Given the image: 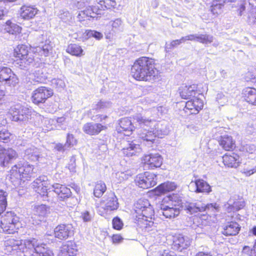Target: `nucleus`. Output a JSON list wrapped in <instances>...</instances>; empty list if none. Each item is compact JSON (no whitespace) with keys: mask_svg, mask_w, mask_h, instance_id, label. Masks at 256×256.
Segmentation results:
<instances>
[{"mask_svg":"<svg viewBox=\"0 0 256 256\" xmlns=\"http://www.w3.org/2000/svg\"><path fill=\"white\" fill-rule=\"evenodd\" d=\"M133 122L141 130L138 132L140 138L148 147H150L156 140V138H162L169 132V128L166 122H156L142 116L141 114L133 116Z\"/></svg>","mask_w":256,"mask_h":256,"instance_id":"1","label":"nucleus"},{"mask_svg":"<svg viewBox=\"0 0 256 256\" xmlns=\"http://www.w3.org/2000/svg\"><path fill=\"white\" fill-rule=\"evenodd\" d=\"M131 74L137 80L152 82L158 78L159 72L155 67L154 60L142 56L136 60L131 68Z\"/></svg>","mask_w":256,"mask_h":256,"instance_id":"2","label":"nucleus"},{"mask_svg":"<svg viewBox=\"0 0 256 256\" xmlns=\"http://www.w3.org/2000/svg\"><path fill=\"white\" fill-rule=\"evenodd\" d=\"M8 193L0 190V216L7 206L6 197ZM20 218L14 212H7L2 215L0 219V226L3 232L6 234H12L21 227Z\"/></svg>","mask_w":256,"mask_h":256,"instance_id":"3","label":"nucleus"},{"mask_svg":"<svg viewBox=\"0 0 256 256\" xmlns=\"http://www.w3.org/2000/svg\"><path fill=\"white\" fill-rule=\"evenodd\" d=\"M134 210L136 215L135 220L138 221V226L142 228L155 226L154 220V210L152 206L147 199L138 200L134 205Z\"/></svg>","mask_w":256,"mask_h":256,"instance_id":"4","label":"nucleus"},{"mask_svg":"<svg viewBox=\"0 0 256 256\" xmlns=\"http://www.w3.org/2000/svg\"><path fill=\"white\" fill-rule=\"evenodd\" d=\"M38 169L27 162H20L14 166L10 170L9 178L14 185L20 184L23 178L28 180L36 176Z\"/></svg>","mask_w":256,"mask_h":256,"instance_id":"5","label":"nucleus"},{"mask_svg":"<svg viewBox=\"0 0 256 256\" xmlns=\"http://www.w3.org/2000/svg\"><path fill=\"white\" fill-rule=\"evenodd\" d=\"M98 5L89 6L80 11L78 14L80 20H84L86 18H94L97 15L101 14L102 10L110 9L116 6L115 0H96Z\"/></svg>","mask_w":256,"mask_h":256,"instance_id":"6","label":"nucleus"},{"mask_svg":"<svg viewBox=\"0 0 256 256\" xmlns=\"http://www.w3.org/2000/svg\"><path fill=\"white\" fill-rule=\"evenodd\" d=\"M30 50L25 44H18L14 50L15 64L22 70L28 68L34 62V54L29 52Z\"/></svg>","mask_w":256,"mask_h":256,"instance_id":"7","label":"nucleus"},{"mask_svg":"<svg viewBox=\"0 0 256 256\" xmlns=\"http://www.w3.org/2000/svg\"><path fill=\"white\" fill-rule=\"evenodd\" d=\"M187 212L191 214L198 212H206L209 214H214L219 212L220 206L216 203H210L205 204L200 200L187 203L185 206Z\"/></svg>","mask_w":256,"mask_h":256,"instance_id":"8","label":"nucleus"},{"mask_svg":"<svg viewBox=\"0 0 256 256\" xmlns=\"http://www.w3.org/2000/svg\"><path fill=\"white\" fill-rule=\"evenodd\" d=\"M10 114L12 115V121L22 124L28 122L31 116V110L24 106L18 104L10 108Z\"/></svg>","mask_w":256,"mask_h":256,"instance_id":"9","label":"nucleus"},{"mask_svg":"<svg viewBox=\"0 0 256 256\" xmlns=\"http://www.w3.org/2000/svg\"><path fill=\"white\" fill-rule=\"evenodd\" d=\"M156 177L155 174L146 172L138 174L135 182L140 187L144 189L148 188L156 185Z\"/></svg>","mask_w":256,"mask_h":256,"instance_id":"10","label":"nucleus"},{"mask_svg":"<svg viewBox=\"0 0 256 256\" xmlns=\"http://www.w3.org/2000/svg\"><path fill=\"white\" fill-rule=\"evenodd\" d=\"M0 82L14 87L19 82L17 76L7 66H0Z\"/></svg>","mask_w":256,"mask_h":256,"instance_id":"11","label":"nucleus"},{"mask_svg":"<svg viewBox=\"0 0 256 256\" xmlns=\"http://www.w3.org/2000/svg\"><path fill=\"white\" fill-rule=\"evenodd\" d=\"M52 88L46 86H40L33 91L32 100L36 104L44 103L46 100L53 95Z\"/></svg>","mask_w":256,"mask_h":256,"instance_id":"12","label":"nucleus"},{"mask_svg":"<svg viewBox=\"0 0 256 256\" xmlns=\"http://www.w3.org/2000/svg\"><path fill=\"white\" fill-rule=\"evenodd\" d=\"M74 233L72 224H62L57 226L54 229V236L60 240H66L72 238Z\"/></svg>","mask_w":256,"mask_h":256,"instance_id":"13","label":"nucleus"},{"mask_svg":"<svg viewBox=\"0 0 256 256\" xmlns=\"http://www.w3.org/2000/svg\"><path fill=\"white\" fill-rule=\"evenodd\" d=\"M100 204L102 208L106 212L116 210L118 207V198L112 192H107L102 198Z\"/></svg>","mask_w":256,"mask_h":256,"instance_id":"14","label":"nucleus"},{"mask_svg":"<svg viewBox=\"0 0 256 256\" xmlns=\"http://www.w3.org/2000/svg\"><path fill=\"white\" fill-rule=\"evenodd\" d=\"M18 156L17 152L12 148H4L0 147V166L6 167Z\"/></svg>","mask_w":256,"mask_h":256,"instance_id":"15","label":"nucleus"},{"mask_svg":"<svg viewBox=\"0 0 256 256\" xmlns=\"http://www.w3.org/2000/svg\"><path fill=\"white\" fill-rule=\"evenodd\" d=\"M162 156L158 153L146 154L142 160L144 166H148L151 169L160 167L162 164Z\"/></svg>","mask_w":256,"mask_h":256,"instance_id":"16","label":"nucleus"},{"mask_svg":"<svg viewBox=\"0 0 256 256\" xmlns=\"http://www.w3.org/2000/svg\"><path fill=\"white\" fill-rule=\"evenodd\" d=\"M188 188L190 191L196 193L209 194L212 192L211 186L202 179L192 181L188 185Z\"/></svg>","mask_w":256,"mask_h":256,"instance_id":"17","label":"nucleus"},{"mask_svg":"<svg viewBox=\"0 0 256 256\" xmlns=\"http://www.w3.org/2000/svg\"><path fill=\"white\" fill-rule=\"evenodd\" d=\"M50 183L46 176H41L34 180L32 184V187L42 197L48 190Z\"/></svg>","mask_w":256,"mask_h":256,"instance_id":"18","label":"nucleus"},{"mask_svg":"<svg viewBox=\"0 0 256 256\" xmlns=\"http://www.w3.org/2000/svg\"><path fill=\"white\" fill-rule=\"evenodd\" d=\"M34 248L36 252L34 256H53L52 251L48 248L47 246L44 244H40L38 240L35 238H32L29 240Z\"/></svg>","mask_w":256,"mask_h":256,"instance_id":"19","label":"nucleus"},{"mask_svg":"<svg viewBox=\"0 0 256 256\" xmlns=\"http://www.w3.org/2000/svg\"><path fill=\"white\" fill-rule=\"evenodd\" d=\"M190 243L191 240L188 236L178 234L174 237L172 247L174 250L182 252L183 250L187 248Z\"/></svg>","mask_w":256,"mask_h":256,"instance_id":"20","label":"nucleus"},{"mask_svg":"<svg viewBox=\"0 0 256 256\" xmlns=\"http://www.w3.org/2000/svg\"><path fill=\"white\" fill-rule=\"evenodd\" d=\"M182 210L168 204L166 205L164 204H161L160 213L165 216L166 218H174L180 214Z\"/></svg>","mask_w":256,"mask_h":256,"instance_id":"21","label":"nucleus"},{"mask_svg":"<svg viewBox=\"0 0 256 256\" xmlns=\"http://www.w3.org/2000/svg\"><path fill=\"white\" fill-rule=\"evenodd\" d=\"M52 186L60 200H64L72 196L70 190L65 186L56 183L52 184Z\"/></svg>","mask_w":256,"mask_h":256,"instance_id":"22","label":"nucleus"},{"mask_svg":"<svg viewBox=\"0 0 256 256\" xmlns=\"http://www.w3.org/2000/svg\"><path fill=\"white\" fill-rule=\"evenodd\" d=\"M106 128L105 126L100 124L91 122L85 124L82 127V130L88 134L96 135Z\"/></svg>","mask_w":256,"mask_h":256,"instance_id":"23","label":"nucleus"},{"mask_svg":"<svg viewBox=\"0 0 256 256\" xmlns=\"http://www.w3.org/2000/svg\"><path fill=\"white\" fill-rule=\"evenodd\" d=\"M120 127L117 128L118 132H124L126 136H130L133 130L134 126L131 120L127 118H122L119 122Z\"/></svg>","mask_w":256,"mask_h":256,"instance_id":"24","label":"nucleus"},{"mask_svg":"<svg viewBox=\"0 0 256 256\" xmlns=\"http://www.w3.org/2000/svg\"><path fill=\"white\" fill-rule=\"evenodd\" d=\"M196 88L195 84L182 86L178 89L180 95L182 98L186 100L190 99L191 97H195Z\"/></svg>","mask_w":256,"mask_h":256,"instance_id":"25","label":"nucleus"},{"mask_svg":"<svg viewBox=\"0 0 256 256\" xmlns=\"http://www.w3.org/2000/svg\"><path fill=\"white\" fill-rule=\"evenodd\" d=\"M77 248L75 243L68 241L60 248V256H74L76 254Z\"/></svg>","mask_w":256,"mask_h":256,"instance_id":"26","label":"nucleus"},{"mask_svg":"<svg viewBox=\"0 0 256 256\" xmlns=\"http://www.w3.org/2000/svg\"><path fill=\"white\" fill-rule=\"evenodd\" d=\"M240 228V224L236 222H228L224 227L222 234L226 236H236L238 234Z\"/></svg>","mask_w":256,"mask_h":256,"instance_id":"27","label":"nucleus"},{"mask_svg":"<svg viewBox=\"0 0 256 256\" xmlns=\"http://www.w3.org/2000/svg\"><path fill=\"white\" fill-rule=\"evenodd\" d=\"M142 149L140 146L136 144L134 142L128 143L127 146L122 149L123 154L127 156H132L141 152Z\"/></svg>","mask_w":256,"mask_h":256,"instance_id":"28","label":"nucleus"},{"mask_svg":"<svg viewBox=\"0 0 256 256\" xmlns=\"http://www.w3.org/2000/svg\"><path fill=\"white\" fill-rule=\"evenodd\" d=\"M243 97L244 100L253 106H256V89L248 87L242 90Z\"/></svg>","mask_w":256,"mask_h":256,"instance_id":"29","label":"nucleus"},{"mask_svg":"<svg viewBox=\"0 0 256 256\" xmlns=\"http://www.w3.org/2000/svg\"><path fill=\"white\" fill-rule=\"evenodd\" d=\"M38 10L34 6H23L20 11V16L25 20H30L34 18Z\"/></svg>","mask_w":256,"mask_h":256,"instance_id":"30","label":"nucleus"},{"mask_svg":"<svg viewBox=\"0 0 256 256\" xmlns=\"http://www.w3.org/2000/svg\"><path fill=\"white\" fill-rule=\"evenodd\" d=\"M30 78L32 80V83L36 84L44 83L46 80V76L44 74V70L42 68H38L34 72L30 74Z\"/></svg>","mask_w":256,"mask_h":256,"instance_id":"31","label":"nucleus"},{"mask_svg":"<svg viewBox=\"0 0 256 256\" xmlns=\"http://www.w3.org/2000/svg\"><path fill=\"white\" fill-rule=\"evenodd\" d=\"M177 186L174 182H164L156 188V194L160 195L175 190Z\"/></svg>","mask_w":256,"mask_h":256,"instance_id":"32","label":"nucleus"},{"mask_svg":"<svg viewBox=\"0 0 256 256\" xmlns=\"http://www.w3.org/2000/svg\"><path fill=\"white\" fill-rule=\"evenodd\" d=\"M40 153L38 148L32 146L25 150L24 157L32 161H36L38 160Z\"/></svg>","mask_w":256,"mask_h":256,"instance_id":"33","label":"nucleus"},{"mask_svg":"<svg viewBox=\"0 0 256 256\" xmlns=\"http://www.w3.org/2000/svg\"><path fill=\"white\" fill-rule=\"evenodd\" d=\"M220 144L226 150H230L234 147V143L231 136L224 135L219 140Z\"/></svg>","mask_w":256,"mask_h":256,"instance_id":"34","label":"nucleus"},{"mask_svg":"<svg viewBox=\"0 0 256 256\" xmlns=\"http://www.w3.org/2000/svg\"><path fill=\"white\" fill-rule=\"evenodd\" d=\"M22 28L17 24L8 20L4 26V30L11 34H17L21 32Z\"/></svg>","mask_w":256,"mask_h":256,"instance_id":"35","label":"nucleus"},{"mask_svg":"<svg viewBox=\"0 0 256 256\" xmlns=\"http://www.w3.org/2000/svg\"><path fill=\"white\" fill-rule=\"evenodd\" d=\"M237 158H238V156L236 155L234 156L225 154L222 157L223 162L226 166L236 168L239 165Z\"/></svg>","mask_w":256,"mask_h":256,"instance_id":"36","label":"nucleus"},{"mask_svg":"<svg viewBox=\"0 0 256 256\" xmlns=\"http://www.w3.org/2000/svg\"><path fill=\"white\" fill-rule=\"evenodd\" d=\"M48 211L49 208L46 204L36 206L34 209V215L39 217V221H42V218L46 216Z\"/></svg>","mask_w":256,"mask_h":256,"instance_id":"37","label":"nucleus"},{"mask_svg":"<svg viewBox=\"0 0 256 256\" xmlns=\"http://www.w3.org/2000/svg\"><path fill=\"white\" fill-rule=\"evenodd\" d=\"M170 202L168 204L172 205V206H176L180 209L182 210L184 208L186 210L185 206L187 203H189L190 202H187L184 204V206H183L182 200L178 196V194H173L172 195H170L168 197ZM187 211V210H186Z\"/></svg>","mask_w":256,"mask_h":256,"instance_id":"38","label":"nucleus"},{"mask_svg":"<svg viewBox=\"0 0 256 256\" xmlns=\"http://www.w3.org/2000/svg\"><path fill=\"white\" fill-rule=\"evenodd\" d=\"M52 190H50V188L42 196L43 200L47 201L48 202L53 204L56 203L58 200L57 194L54 191V188H52Z\"/></svg>","mask_w":256,"mask_h":256,"instance_id":"39","label":"nucleus"},{"mask_svg":"<svg viewBox=\"0 0 256 256\" xmlns=\"http://www.w3.org/2000/svg\"><path fill=\"white\" fill-rule=\"evenodd\" d=\"M66 52L72 55L76 56H81L84 55L82 48L76 44H70L66 48Z\"/></svg>","mask_w":256,"mask_h":256,"instance_id":"40","label":"nucleus"},{"mask_svg":"<svg viewBox=\"0 0 256 256\" xmlns=\"http://www.w3.org/2000/svg\"><path fill=\"white\" fill-rule=\"evenodd\" d=\"M106 190V184L102 181L96 182L94 190V194L96 197L100 198Z\"/></svg>","mask_w":256,"mask_h":256,"instance_id":"41","label":"nucleus"},{"mask_svg":"<svg viewBox=\"0 0 256 256\" xmlns=\"http://www.w3.org/2000/svg\"><path fill=\"white\" fill-rule=\"evenodd\" d=\"M110 24L112 27V30L114 32H122L123 30V22L120 18L110 22Z\"/></svg>","mask_w":256,"mask_h":256,"instance_id":"42","label":"nucleus"},{"mask_svg":"<svg viewBox=\"0 0 256 256\" xmlns=\"http://www.w3.org/2000/svg\"><path fill=\"white\" fill-rule=\"evenodd\" d=\"M112 103L110 101L100 100L96 104H92L94 110H101L112 107Z\"/></svg>","mask_w":256,"mask_h":256,"instance_id":"43","label":"nucleus"},{"mask_svg":"<svg viewBox=\"0 0 256 256\" xmlns=\"http://www.w3.org/2000/svg\"><path fill=\"white\" fill-rule=\"evenodd\" d=\"M228 208L232 211H238L242 209L245 206L244 201L236 200L232 202V200L228 202Z\"/></svg>","mask_w":256,"mask_h":256,"instance_id":"44","label":"nucleus"},{"mask_svg":"<svg viewBox=\"0 0 256 256\" xmlns=\"http://www.w3.org/2000/svg\"><path fill=\"white\" fill-rule=\"evenodd\" d=\"M58 16L64 22H69L72 18L71 14L66 10H61L59 11Z\"/></svg>","mask_w":256,"mask_h":256,"instance_id":"45","label":"nucleus"},{"mask_svg":"<svg viewBox=\"0 0 256 256\" xmlns=\"http://www.w3.org/2000/svg\"><path fill=\"white\" fill-rule=\"evenodd\" d=\"M192 100L194 103L193 104L195 108V110H194V111L191 112V114H197L203 107V102L201 99L197 98L192 99Z\"/></svg>","mask_w":256,"mask_h":256,"instance_id":"46","label":"nucleus"},{"mask_svg":"<svg viewBox=\"0 0 256 256\" xmlns=\"http://www.w3.org/2000/svg\"><path fill=\"white\" fill-rule=\"evenodd\" d=\"M77 140L72 134L68 133L66 135L65 146L70 148L77 144Z\"/></svg>","mask_w":256,"mask_h":256,"instance_id":"47","label":"nucleus"},{"mask_svg":"<svg viewBox=\"0 0 256 256\" xmlns=\"http://www.w3.org/2000/svg\"><path fill=\"white\" fill-rule=\"evenodd\" d=\"M37 50L38 51V52L40 53L42 56H47L50 51L52 50V46L48 44L40 46H38Z\"/></svg>","mask_w":256,"mask_h":256,"instance_id":"48","label":"nucleus"},{"mask_svg":"<svg viewBox=\"0 0 256 256\" xmlns=\"http://www.w3.org/2000/svg\"><path fill=\"white\" fill-rule=\"evenodd\" d=\"M223 6V4L222 2L214 3L212 2V4L210 6V11L214 16H218L221 14L222 8Z\"/></svg>","mask_w":256,"mask_h":256,"instance_id":"49","label":"nucleus"},{"mask_svg":"<svg viewBox=\"0 0 256 256\" xmlns=\"http://www.w3.org/2000/svg\"><path fill=\"white\" fill-rule=\"evenodd\" d=\"M198 39V42L204 44H207L213 42L214 37L211 35L207 34H200Z\"/></svg>","mask_w":256,"mask_h":256,"instance_id":"50","label":"nucleus"},{"mask_svg":"<svg viewBox=\"0 0 256 256\" xmlns=\"http://www.w3.org/2000/svg\"><path fill=\"white\" fill-rule=\"evenodd\" d=\"M10 132L6 129L0 130V142L7 143L10 140Z\"/></svg>","mask_w":256,"mask_h":256,"instance_id":"51","label":"nucleus"},{"mask_svg":"<svg viewBox=\"0 0 256 256\" xmlns=\"http://www.w3.org/2000/svg\"><path fill=\"white\" fill-rule=\"evenodd\" d=\"M180 44V41L178 40H172L170 42H166L165 45V50L166 52H169L174 48H176Z\"/></svg>","mask_w":256,"mask_h":256,"instance_id":"52","label":"nucleus"},{"mask_svg":"<svg viewBox=\"0 0 256 256\" xmlns=\"http://www.w3.org/2000/svg\"><path fill=\"white\" fill-rule=\"evenodd\" d=\"M112 224L113 228L116 230H120L124 226L122 220L118 216L114 217L112 219Z\"/></svg>","mask_w":256,"mask_h":256,"instance_id":"53","label":"nucleus"},{"mask_svg":"<svg viewBox=\"0 0 256 256\" xmlns=\"http://www.w3.org/2000/svg\"><path fill=\"white\" fill-rule=\"evenodd\" d=\"M22 244L20 240H16L14 239H9L6 242V246H10L12 248V250H16L18 248L19 246Z\"/></svg>","mask_w":256,"mask_h":256,"instance_id":"54","label":"nucleus"},{"mask_svg":"<svg viewBox=\"0 0 256 256\" xmlns=\"http://www.w3.org/2000/svg\"><path fill=\"white\" fill-rule=\"evenodd\" d=\"M76 156H72L70 157V162L68 164V168L71 172H76Z\"/></svg>","mask_w":256,"mask_h":256,"instance_id":"55","label":"nucleus"},{"mask_svg":"<svg viewBox=\"0 0 256 256\" xmlns=\"http://www.w3.org/2000/svg\"><path fill=\"white\" fill-rule=\"evenodd\" d=\"M247 21L249 24L256 26V12H250L248 14Z\"/></svg>","mask_w":256,"mask_h":256,"instance_id":"56","label":"nucleus"},{"mask_svg":"<svg viewBox=\"0 0 256 256\" xmlns=\"http://www.w3.org/2000/svg\"><path fill=\"white\" fill-rule=\"evenodd\" d=\"M80 217L84 222H88L92 220L93 218V214L88 211H85L82 213Z\"/></svg>","mask_w":256,"mask_h":256,"instance_id":"57","label":"nucleus"},{"mask_svg":"<svg viewBox=\"0 0 256 256\" xmlns=\"http://www.w3.org/2000/svg\"><path fill=\"white\" fill-rule=\"evenodd\" d=\"M88 35L89 36H92L97 40H100L102 38V34L100 32L95 30H90L88 32Z\"/></svg>","mask_w":256,"mask_h":256,"instance_id":"58","label":"nucleus"},{"mask_svg":"<svg viewBox=\"0 0 256 256\" xmlns=\"http://www.w3.org/2000/svg\"><path fill=\"white\" fill-rule=\"evenodd\" d=\"M54 149L58 152L63 153L68 149V148L65 146V144H62L58 143L55 145Z\"/></svg>","mask_w":256,"mask_h":256,"instance_id":"59","label":"nucleus"},{"mask_svg":"<svg viewBox=\"0 0 256 256\" xmlns=\"http://www.w3.org/2000/svg\"><path fill=\"white\" fill-rule=\"evenodd\" d=\"M193 104L194 103L192 102V100H188L186 104V106L184 108V110H186L185 109L188 110H190V113L191 114V112H193L194 111V110H195V108L194 107Z\"/></svg>","mask_w":256,"mask_h":256,"instance_id":"60","label":"nucleus"},{"mask_svg":"<svg viewBox=\"0 0 256 256\" xmlns=\"http://www.w3.org/2000/svg\"><path fill=\"white\" fill-rule=\"evenodd\" d=\"M245 150L248 152L252 154L256 151V147L254 144H246L245 146Z\"/></svg>","mask_w":256,"mask_h":256,"instance_id":"61","label":"nucleus"},{"mask_svg":"<svg viewBox=\"0 0 256 256\" xmlns=\"http://www.w3.org/2000/svg\"><path fill=\"white\" fill-rule=\"evenodd\" d=\"M112 240L114 243L118 244L122 241L123 238L120 235L114 234L112 237Z\"/></svg>","mask_w":256,"mask_h":256,"instance_id":"62","label":"nucleus"},{"mask_svg":"<svg viewBox=\"0 0 256 256\" xmlns=\"http://www.w3.org/2000/svg\"><path fill=\"white\" fill-rule=\"evenodd\" d=\"M242 252L250 256L252 253V249H251L248 246H244Z\"/></svg>","mask_w":256,"mask_h":256,"instance_id":"63","label":"nucleus"},{"mask_svg":"<svg viewBox=\"0 0 256 256\" xmlns=\"http://www.w3.org/2000/svg\"><path fill=\"white\" fill-rule=\"evenodd\" d=\"M188 40H191V41H196L198 42V38L200 35L198 34H190L188 35Z\"/></svg>","mask_w":256,"mask_h":256,"instance_id":"64","label":"nucleus"}]
</instances>
